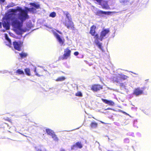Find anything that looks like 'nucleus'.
I'll return each instance as SVG.
<instances>
[{"label":"nucleus","mask_w":151,"mask_h":151,"mask_svg":"<svg viewBox=\"0 0 151 151\" xmlns=\"http://www.w3.org/2000/svg\"><path fill=\"white\" fill-rule=\"evenodd\" d=\"M109 29H103L101 32L100 38H99L100 40L101 41H102L104 37L109 32Z\"/></svg>","instance_id":"nucleus-8"},{"label":"nucleus","mask_w":151,"mask_h":151,"mask_svg":"<svg viewBox=\"0 0 151 151\" xmlns=\"http://www.w3.org/2000/svg\"><path fill=\"white\" fill-rule=\"evenodd\" d=\"M29 4L34 7L36 9H39L40 8V5L39 4H36L35 3H30Z\"/></svg>","instance_id":"nucleus-21"},{"label":"nucleus","mask_w":151,"mask_h":151,"mask_svg":"<svg viewBox=\"0 0 151 151\" xmlns=\"http://www.w3.org/2000/svg\"><path fill=\"white\" fill-rule=\"evenodd\" d=\"M6 22L4 21L3 23V27L6 30H8L10 28V20H11V19H6Z\"/></svg>","instance_id":"nucleus-12"},{"label":"nucleus","mask_w":151,"mask_h":151,"mask_svg":"<svg viewBox=\"0 0 151 151\" xmlns=\"http://www.w3.org/2000/svg\"><path fill=\"white\" fill-rule=\"evenodd\" d=\"M108 151H109V150H108Z\"/></svg>","instance_id":"nucleus-46"},{"label":"nucleus","mask_w":151,"mask_h":151,"mask_svg":"<svg viewBox=\"0 0 151 151\" xmlns=\"http://www.w3.org/2000/svg\"><path fill=\"white\" fill-rule=\"evenodd\" d=\"M111 109L110 108H108L106 109L107 110H109V109Z\"/></svg>","instance_id":"nucleus-41"},{"label":"nucleus","mask_w":151,"mask_h":151,"mask_svg":"<svg viewBox=\"0 0 151 151\" xmlns=\"http://www.w3.org/2000/svg\"><path fill=\"white\" fill-rule=\"evenodd\" d=\"M13 45L15 50L20 51L22 50V47L23 46V42L21 41H14L13 42Z\"/></svg>","instance_id":"nucleus-4"},{"label":"nucleus","mask_w":151,"mask_h":151,"mask_svg":"<svg viewBox=\"0 0 151 151\" xmlns=\"http://www.w3.org/2000/svg\"><path fill=\"white\" fill-rule=\"evenodd\" d=\"M96 27L95 25H92L90 27L89 33L91 36L94 37V38L95 39L98 40V39H99V37L98 34L96 31Z\"/></svg>","instance_id":"nucleus-2"},{"label":"nucleus","mask_w":151,"mask_h":151,"mask_svg":"<svg viewBox=\"0 0 151 151\" xmlns=\"http://www.w3.org/2000/svg\"><path fill=\"white\" fill-rule=\"evenodd\" d=\"M75 95L77 96L82 97L83 95L82 93L80 91H78L75 94Z\"/></svg>","instance_id":"nucleus-31"},{"label":"nucleus","mask_w":151,"mask_h":151,"mask_svg":"<svg viewBox=\"0 0 151 151\" xmlns=\"http://www.w3.org/2000/svg\"><path fill=\"white\" fill-rule=\"evenodd\" d=\"M57 32H58L59 34H62V33L61 32L59 31H57Z\"/></svg>","instance_id":"nucleus-38"},{"label":"nucleus","mask_w":151,"mask_h":151,"mask_svg":"<svg viewBox=\"0 0 151 151\" xmlns=\"http://www.w3.org/2000/svg\"><path fill=\"white\" fill-rule=\"evenodd\" d=\"M101 100L104 103L109 106H113L115 104L114 102L111 100H108L103 99H101Z\"/></svg>","instance_id":"nucleus-14"},{"label":"nucleus","mask_w":151,"mask_h":151,"mask_svg":"<svg viewBox=\"0 0 151 151\" xmlns=\"http://www.w3.org/2000/svg\"><path fill=\"white\" fill-rule=\"evenodd\" d=\"M56 13L55 12H51L50 15L49 16L50 17L54 18L56 17Z\"/></svg>","instance_id":"nucleus-30"},{"label":"nucleus","mask_w":151,"mask_h":151,"mask_svg":"<svg viewBox=\"0 0 151 151\" xmlns=\"http://www.w3.org/2000/svg\"><path fill=\"white\" fill-rule=\"evenodd\" d=\"M36 151H47L46 149L42 147H40L39 148H36Z\"/></svg>","instance_id":"nucleus-23"},{"label":"nucleus","mask_w":151,"mask_h":151,"mask_svg":"<svg viewBox=\"0 0 151 151\" xmlns=\"http://www.w3.org/2000/svg\"><path fill=\"white\" fill-rule=\"evenodd\" d=\"M90 126L92 128H96L97 127L98 124L95 122H92L90 123Z\"/></svg>","instance_id":"nucleus-22"},{"label":"nucleus","mask_w":151,"mask_h":151,"mask_svg":"<svg viewBox=\"0 0 151 151\" xmlns=\"http://www.w3.org/2000/svg\"><path fill=\"white\" fill-rule=\"evenodd\" d=\"M102 88V86L99 84H93L91 87V90L94 92H97Z\"/></svg>","instance_id":"nucleus-7"},{"label":"nucleus","mask_w":151,"mask_h":151,"mask_svg":"<svg viewBox=\"0 0 151 151\" xmlns=\"http://www.w3.org/2000/svg\"><path fill=\"white\" fill-rule=\"evenodd\" d=\"M60 151H66V150L64 148H61Z\"/></svg>","instance_id":"nucleus-34"},{"label":"nucleus","mask_w":151,"mask_h":151,"mask_svg":"<svg viewBox=\"0 0 151 151\" xmlns=\"http://www.w3.org/2000/svg\"><path fill=\"white\" fill-rule=\"evenodd\" d=\"M5 37L6 39L7 40L8 42V44H6V45L10 47H12L11 40V39L9 38L7 34L5 35Z\"/></svg>","instance_id":"nucleus-17"},{"label":"nucleus","mask_w":151,"mask_h":151,"mask_svg":"<svg viewBox=\"0 0 151 151\" xmlns=\"http://www.w3.org/2000/svg\"><path fill=\"white\" fill-rule=\"evenodd\" d=\"M120 79L119 76L116 75L111 78V80L113 82L119 83L120 82Z\"/></svg>","instance_id":"nucleus-15"},{"label":"nucleus","mask_w":151,"mask_h":151,"mask_svg":"<svg viewBox=\"0 0 151 151\" xmlns=\"http://www.w3.org/2000/svg\"><path fill=\"white\" fill-rule=\"evenodd\" d=\"M100 40V39H98L97 40L96 39H95V42L96 44L98 46V47L99 49H101V50H103V47L102 46V43L100 42L98 40Z\"/></svg>","instance_id":"nucleus-18"},{"label":"nucleus","mask_w":151,"mask_h":151,"mask_svg":"<svg viewBox=\"0 0 151 151\" xmlns=\"http://www.w3.org/2000/svg\"><path fill=\"white\" fill-rule=\"evenodd\" d=\"M110 13L111 12H105L101 10H98L95 12V14L97 16H103V14L109 15L110 14Z\"/></svg>","instance_id":"nucleus-11"},{"label":"nucleus","mask_w":151,"mask_h":151,"mask_svg":"<svg viewBox=\"0 0 151 151\" xmlns=\"http://www.w3.org/2000/svg\"><path fill=\"white\" fill-rule=\"evenodd\" d=\"M5 0H0V2L1 3H4Z\"/></svg>","instance_id":"nucleus-35"},{"label":"nucleus","mask_w":151,"mask_h":151,"mask_svg":"<svg viewBox=\"0 0 151 151\" xmlns=\"http://www.w3.org/2000/svg\"><path fill=\"white\" fill-rule=\"evenodd\" d=\"M34 72L35 73V75L38 77H40V76H43L42 72H44V71L43 70H38L37 71L36 68H35L34 70Z\"/></svg>","instance_id":"nucleus-16"},{"label":"nucleus","mask_w":151,"mask_h":151,"mask_svg":"<svg viewBox=\"0 0 151 151\" xmlns=\"http://www.w3.org/2000/svg\"><path fill=\"white\" fill-rule=\"evenodd\" d=\"M119 83L120 84L119 86L125 88L126 87L124 85V83H121L119 82Z\"/></svg>","instance_id":"nucleus-32"},{"label":"nucleus","mask_w":151,"mask_h":151,"mask_svg":"<svg viewBox=\"0 0 151 151\" xmlns=\"http://www.w3.org/2000/svg\"><path fill=\"white\" fill-rule=\"evenodd\" d=\"M124 114L126 115H128V114L125 112H124Z\"/></svg>","instance_id":"nucleus-39"},{"label":"nucleus","mask_w":151,"mask_h":151,"mask_svg":"<svg viewBox=\"0 0 151 151\" xmlns=\"http://www.w3.org/2000/svg\"><path fill=\"white\" fill-rule=\"evenodd\" d=\"M101 3V2L100 3H99V4H100V3Z\"/></svg>","instance_id":"nucleus-45"},{"label":"nucleus","mask_w":151,"mask_h":151,"mask_svg":"<svg viewBox=\"0 0 151 151\" xmlns=\"http://www.w3.org/2000/svg\"><path fill=\"white\" fill-rule=\"evenodd\" d=\"M14 6V5L12 6H11V7H12V6Z\"/></svg>","instance_id":"nucleus-44"},{"label":"nucleus","mask_w":151,"mask_h":151,"mask_svg":"<svg viewBox=\"0 0 151 151\" xmlns=\"http://www.w3.org/2000/svg\"><path fill=\"white\" fill-rule=\"evenodd\" d=\"M2 27V24L1 22H0V28H1Z\"/></svg>","instance_id":"nucleus-37"},{"label":"nucleus","mask_w":151,"mask_h":151,"mask_svg":"<svg viewBox=\"0 0 151 151\" xmlns=\"http://www.w3.org/2000/svg\"><path fill=\"white\" fill-rule=\"evenodd\" d=\"M103 8H105V9H107V8H106V7H105V6H104L103 7Z\"/></svg>","instance_id":"nucleus-40"},{"label":"nucleus","mask_w":151,"mask_h":151,"mask_svg":"<svg viewBox=\"0 0 151 151\" xmlns=\"http://www.w3.org/2000/svg\"><path fill=\"white\" fill-rule=\"evenodd\" d=\"M51 136L54 141H56L58 140V139L57 135H55V133H54L53 135H52Z\"/></svg>","instance_id":"nucleus-25"},{"label":"nucleus","mask_w":151,"mask_h":151,"mask_svg":"<svg viewBox=\"0 0 151 151\" xmlns=\"http://www.w3.org/2000/svg\"><path fill=\"white\" fill-rule=\"evenodd\" d=\"M16 73L18 75H24V71L20 69H19L17 70Z\"/></svg>","instance_id":"nucleus-27"},{"label":"nucleus","mask_w":151,"mask_h":151,"mask_svg":"<svg viewBox=\"0 0 151 151\" xmlns=\"http://www.w3.org/2000/svg\"><path fill=\"white\" fill-rule=\"evenodd\" d=\"M64 25L68 29H73L74 28V25L71 20H65L63 23Z\"/></svg>","instance_id":"nucleus-5"},{"label":"nucleus","mask_w":151,"mask_h":151,"mask_svg":"<svg viewBox=\"0 0 151 151\" xmlns=\"http://www.w3.org/2000/svg\"><path fill=\"white\" fill-rule=\"evenodd\" d=\"M24 71L27 75L28 76H30L31 75L30 70L29 68H26L24 69Z\"/></svg>","instance_id":"nucleus-24"},{"label":"nucleus","mask_w":151,"mask_h":151,"mask_svg":"<svg viewBox=\"0 0 151 151\" xmlns=\"http://www.w3.org/2000/svg\"><path fill=\"white\" fill-rule=\"evenodd\" d=\"M54 35L60 43V45H64V44L65 42V39L64 38H61L60 35L57 33H54Z\"/></svg>","instance_id":"nucleus-9"},{"label":"nucleus","mask_w":151,"mask_h":151,"mask_svg":"<svg viewBox=\"0 0 151 151\" xmlns=\"http://www.w3.org/2000/svg\"><path fill=\"white\" fill-rule=\"evenodd\" d=\"M19 55L21 58H26L28 54L27 53L25 52H22L20 53H19Z\"/></svg>","instance_id":"nucleus-19"},{"label":"nucleus","mask_w":151,"mask_h":151,"mask_svg":"<svg viewBox=\"0 0 151 151\" xmlns=\"http://www.w3.org/2000/svg\"><path fill=\"white\" fill-rule=\"evenodd\" d=\"M101 122L102 123H103V124H105V123H104V122H103L101 121Z\"/></svg>","instance_id":"nucleus-42"},{"label":"nucleus","mask_w":151,"mask_h":151,"mask_svg":"<svg viewBox=\"0 0 151 151\" xmlns=\"http://www.w3.org/2000/svg\"><path fill=\"white\" fill-rule=\"evenodd\" d=\"M83 145L81 143V142H78L75 143L74 145L72 146L71 148V149H75L77 147L80 149L82 148Z\"/></svg>","instance_id":"nucleus-13"},{"label":"nucleus","mask_w":151,"mask_h":151,"mask_svg":"<svg viewBox=\"0 0 151 151\" xmlns=\"http://www.w3.org/2000/svg\"><path fill=\"white\" fill-rule=\"evenodd\" d=\"M24 10L26 11L27 16L26 18L24 20V22L26 20L29 19V16L28 15V12H35L36 11V9L33 7H32L31 8H28L27 7H25Z\"/></svg>","instance_id":"nucleus-10"},{"label":"nucleus","mask_w":151,"mask_h":151,"mask_svg":"<svg viewBox=\"0 0 151 151\" xmlns=\"http://www.w3.org/2000/svg\"><path fill=\"white\" fill-rule=\"evenodd\" d=\"M64 13L65 15L67 18L69 20H70L71 19V15L69 14V13L67 12H64Z\"/></svg>","instance_id":"nucleus-28"},{"label":"nucleus","mask_w":151,"mask_h":151,"mask_svg":"<svg viewBox=\"0 0 151 151\" xmlns=\"http://www.w3.org/2000/svg\"><path fill=\"white\" fill-rule=\"evenodd\" d=\"M146 88L145 87L140 88L138 87L135 88L133 91V94L137 96L141 95L143 93V91Z\"/></svg>","instance_id":"nucleus-6"},{"label":"nucleus","mask_w":151,"mask_h":151,"mask_svg":"<svg viewBox=\"0 0 151 151\" xmlns=\"http://www.w3.org/2000/svg\"><path fill=\"white\" fill-rule=\"evenodd\" d=\"M71 53V50L69 49V47L67 48L64 50V54L63 56L59 57V60H63L67 59L70 56Z\"/></svg>","instance_id":"nucleus-3"},{"label":"nucleus","mask_w":151,"mask_h":151,"mask_svg":"<svg viewBox=\"0 0 151 151\" xmlns=\"http://www.w3.org/2000/svg\"><path fill=\"white\" fill-rule=\"evenodd\" d=\"M79 52L77 51L75 52L74 53V55L75 56H76L78 55H79Z\"/></svg>","instance_id":"nucleus-33"},{"label":"nucleus","mask_w":151,"mask_h":151,"mask_svg":"<svg viewBox=\"0 0 151 151\" xmlns=\"http://www.w3.org/2000/svg\"><path fill=\"white\" fill-rule=\"evenodd\" d=\"M127 141H129V139L128 138H126L124 139V142H126Z\"/></svg>","instance_id":"nucleus-36"},{"label":"nucleus","mask_w":151,"mask_h":151,"mask_svg":"<svg viewBox=\"0 0 151 151\" xmlns=\"http://www.w3.org/2000/svg\"><path fill=\"white\" fill-rule=\"evenodd\" d=\"M65 79V78L64 76H62L58 78L56 80V81H64Z\"/></svg>","instance_id":"nucleus-29"},{"label":"nucleus","mask_w":151,"mask_h":151,"mask_svg":"<svg viewBox=\"0 0 151 151\" xmlns=\"http://www.w3.org/2000/svg\"><path fill=\"white\" fill-rule=\"evenodd\" d=\"M120 78L121 80H124L127 79V78H128L129 77L124 74H122L121 75V76Z\"/></svg>","instance_id":"nucleus-26"},{"label":"nucleus","mask_w":151,"mask_h":151,"mask_svg":"<svg viewBox=\"0 0 151 151\" xmlns=\"http://www.w3.org/2000/svg\"><path fill=\"white\" fill-rule=\"evenodd\" d=\"M122 112L123 114H124L125 112L124 111H122Z\"/></svg>","instance_id":"nucleus-43"},{"label":"nucleus","mask_w":151,"mask_h":151,"mask_svg":"<svg viewBox=\"0 0 151 151\" xmlns=\"http://www.w3.org/2000/svg\"><path fill=\"white\" fill-rule=\"evenodd\" d=\"M46 131L47 134L51 136L52 135L55 133L51 129H46Z\"/></svg>","instance_id":"nucleus-20"},{"label":"nucleus","mask_w":151,"mask_h":151,"mask_svg":"<svg viewBox=\"0 0 151 151\" xmlns=\"http://www.w3.org/2000/svg\"><path fill=\"white\" fill-rule=\"evenodd\" d=\"M10 10V12L13 13H16L17 11L19 13L17 14L14 13L8 14L6 16V19H11L12 26L16 29L21 30L23 26L24 20L27 16L26 11L19 6H17L16 9H11Z\"/></svg>","instance_id":"nucleus-1"}]
</instances>
